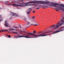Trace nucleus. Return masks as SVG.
Here are the masks:
<instances>
[{"mask_svg": "<svg viewBox=\"0 0 64 64\" xmlns=\"http://www.w3.org/2000/svg\"><path fill=\"white\" fill-rule=\"evenodd\" d=\"M62 16H63V14H62L61 16H60V17H62Z\"/></svg>", "mask_w": 64, "mask_h": 64, "instance_id": "nucleus-23", "label": "nucleus"}, {"mask_svg": "<svg viewBox=\"0 0 64 64\" xmlns=\"http://www.w3.org/2000/svg\"><path fill=\"white\" fill-rule=\"evenodd\" d=\"M5 25L6 27H9V24L8 23H7V21H5Z\"/></svg>", "mask_w": 64, "mask_h": 64, "instance_id": "nucleus-7", "label": "nucleus"}, {"mask_svg": "<svg viewBox=\"0 0 64 64\" xmlns=\"http://www.w3.org/2000/svg\"><path fill=\"white\" fill-rule=\"evenodd\" d=\"M26 0L27 1L28 0H25V1Z\"/></svg>", "mask_w": 64, "mask_h": 64, "instance_id": "nucleus-25", "label": "nucleus"}, {"mask_svg": "<svg viewBox=\"0 0 64 64\" xmlns=\"http://www.w3.org/2000/svg\"><path fill=\"white\" fill-rule=\"evenodd\" d=\"M11 14L12 15H13V16H16V14H14L13 12H11Z\"/></svg>", "mask_w": 64, "mask_h": 64, "instance_id": "nucleus-9", "label": "nucleus"}, {"mask_svg": "<svg viewBox=\"0 0 64 64\" xmlns=\"http://www.w3.org/2000/svg\"><path fill=\"white\" fill-rule=\"evenodd\" d=\"M14 33H15V34H18V32H14Z\"/></svg>", "mask_w": 64, "mask_h": 64, "instance_id": "nucleus-12", "label": "nucleus"}, {"mask_svg": "<svg viewBox=\"0 0 64 64\" xmlns=\"http://www.w3.org/2000/svg\"><path fill=\"white\" fill-rule=\"evenodd\" d=\"M52 32L51 31H48V32H40L41 34H34L33 33H29L27 34H24L22 36L18 35L17 36H14L15 38H21L24 37L26 38H38L40 37H43L48 35V34H45L47 33H50Z\"/></svg>", "mask_w": 64, "mask_h": 64, "instance_id": "nucleus-1", "label": "nucleus"}, {"mask_svg": "<svg viewBox=\"0 0 64 64\" xmlns=\"http://www.w3.org/2000/svg\"><path fill=\"white\" fill-rule=\"evenodd\" d=\"M49 2L48 1H34L28 2L26 4H28L32 3H41V4H46L47 5H49Z\"/></svg>", "mask_w": 64, "mask_h": 64, "instance_id": "nucleus-2", "label": "nucleus"}, {"mask_svg": "<svg viewBox=\"0 0 64 64\" xmlns=\"http://www.w3.org/2000/svg\"><path fill=\"white\" fill-rule=\"evenodd\" d=\"M35 18V16H33L32 17V18H33V19H34V18Z\"/></svg>", "mask_w": 64, "mask_h": 64, "instance_id": "nucleus-17", "label": "nucleus"}, {"mask_svg": "<svg viewBox=\"0 0 64 64\" xmlns=\"http://www.w3.org/2000/svg\"><path fill=\"white\" fill-rule=\"evenodd\" d=\"M38 25H39V24H34V26H38Z\"/></svg>", "mask_w": 64, "mask_h": 64, "instance_id": "nucleus-13", "label": "nucleus"}, {"mask_svg": "<svg viewBox=\"0 0 64 64\" xmlns=\"http://www.w3.org/2000/svg\"><path fill=\"white\" fill-rule=\"evenodd\" d=\"M35 11L33 10V13H35Z\"/></svg>", "mask_w": 64, "mask_h": 64, "instance_id": "nucleus-21", "label": "nucleus"}, {"mask_svg": "<svg viewBox=\"0 0 64 64\" xmlns=\"http://www.w3.org/2000/svg\"><path fill=\"white\" fill-rule=\"evenodd\" d=\"M38 9V8H37V9Z\"/></svg>", "mask_w": 64, "mask_h": 64, "instance_id": "nucleus-30", "label": "nucleus"}, {"mask_svg": "<svg viewBox=\"0 0 64 64\" xmlns=\"http://www.w3.org/2000/svg\"><path fill=\"white\" fill-rule=\"evenodd\" d=\"M63 24V23L59 24V23L58 22L57 23V24H56L55 25H54L52 26H50V29H53H53H57V28H58L60 26H61Z\"/></svg>", "mask_w": 64, "mask_h": 64, "instance_id": "nucleus-4", "label": "nucleus"}, {"mask_svg": "<svg viewBox=\"0 0 64 64\" xmlns=\"http://www.w3.org/2000/svg\"><path fill=\"white\" fill-rule=\"evenodd\" d=\"M28 24H29V22H28Z\"/></svg>", "mask_w": 64, "mask_h": 64, "instance_id": "nucleus-27", "label": "nucleus"}, {"mask_svg": "<svg viewBox=\"0 0 64 64\" xmlns=\"http://www.w3.org/2000/svg\"><path fill=\"white\" fill-rule=\"evenodd\" d=\"M61 22H63V23L64 22V18L61 20Z\"/></svg>", "mask_w": 64, "mask_h": 64, "instance_id": "nucleus-10", "label": "nucleus"}, {"mask_svg": "<svg viewBox=\"0 0 64 64\" xmlns=\"http://www.w3.org/2000/svg\"><path fill=\"white\" fill-rule=\"evenodd\" d=\"M63 29H64V26H62L60 29L57 30L56 32H54L53 33L50 34H49V35H52V34H56V33H57L58 32H60V31H62L64 30Z\"/></svg>", "mask_w": 64, "mask_h": 64, "instance_id": "nucleus-5", "label": "nucleus"}, {"mask_svg": "<svg viewBox=\"0 0 64 64\" xmlns=\"http://www.w3.org/2000/svg\"><path fill=\"white\" fill-rule=\"evenodd\" d=\"M29 10H32V9H31V8H30L29 9Z\"/></svg>", "mask_w": 64, "mask_h": 64, "instance_id": "nucleus-19", "label": "nucleus"}, {"mask_svg": "<svg viewBox=\"0 0 64 64\" xmlns=\"http://www.w3.org/2000/svg\"><path fill=\"white\" fill-rule=\"evenodd\" d=\"M30 11H29L28 12L27 14H29L30 13Z\"/></svg>", "mask_w": 64, "mask_h": 64, "instance_id": "nucleus-15", "label": "nucleus"}, {"mask_svg": "<svg viewBox=\"0 0 64 64\" xmlns=\"http://www.w3.org/2000/svg\"><path fill=\"white\" fill-rule=\"evenodd\" d=\"M2 20V19L1 20H0V21H1Z\"/></svg>", "mask_w": 64, "mask_h": 64, "instance_id": "nucleus-24", "label": "nucleus"}, {"mask_svg": "<svg viewBox=\"0 0 64 64\" xmlns=\"http://www.w3.org/2000/svg\"><path fill=\"white\" fill-rule=\"evenodd\" d=\"M12 5H13L14 6H18L19 7H23L26 6V5H25L24 4H21L19 5L17 4H12Z\"/></svg>", "mask_w": 64, "mask_h": 64, "instance_id": "nucleus-6", "label": "nucleus"}, {"mask_svg": "<svg viewBox=\"0 0 64 64\" xmlns=\"http://www.w3.org/2000/svg\"><path fill=\"white\" fill-rule=\"evenodd\" d=\"M20 28H21V27L20 26Z\"/></svg>", "mask_w": 64, "mask_h": 64, "instance_id": "nucleus-29", "label": "nucleus"}, {"mask_svg": "<svg viewBox=\"0 0 64 64\" xmlns=\"http://www.w3.org/2000/svg\"><path fill=\"white\" fill-rule=\"evenodd\" d=\"M33 33H36V32L35 31H34L33 32Z\"/></svg>", "mask_w": 64, "mask_h": 64, "instance_id": "nucleus-20", "label": "nucleus"}, {"mask_svg": "<svg viewBox=\"0 0 64 64\" xmlns=\"http://www.w3.org/2000/svg\"><path fill=\"white\" fill-rule=\"evenodd\" d=\"M18 1H20V0H19Z\"/></svg>", "mask_w": 64, "mask_h": 64, "instance_id": "nucleus-28", "label": "nucleus"}, {"mask_svg": "<svg viewBox=\"0 0 64 64\" xmlns=\"http://www.w3.org/2000/svg\"><path fill=\"white\" fill-rule=\"evenodd\" d=\"M9 30L10 31H11V30L12 31V30H14V29H11V28H10V29Z\"/></svg>", "mask_w": 64, "mask_h": 64, "instance_id": "nucleus-11", "label": "nucleus"}, {"mask_svg": "<svg viewBox=\"0 0 64 64\" xmlns=\"http://www.w3.org/2000/svg\"><path fill=\"white\" fill-rule=\"evenodd\" d=\"M8 31V30H0V32H5V31Z\"/></svg>", "mask_w": 64, "mask_h": 64, "instance_id": "nucleus-8", "label": "nucleus"}, {"mask_svg": "<svg viewBox=\"0 0 64 64\" xmlns=\"http://www.w3.org/2000/svg\"><path fill=\"white\" fill-rule=\"evenodd\" d=\"M29 6H32V5H36L30 4L29 5Z\"/></svg>", "mask_w": 64, "mask_h": 64, "instance_id": "nucleus-16", "label": "nucleus"}, {"mask_svg": "<svg viewBox=\"0 0 64 64\" xmlns=\"http://www.w3.org/2000/svg\"><path fill=\"white\" fill-rule=\"evenodd\" d=\"M52 6H53V7H57L56 6H60V7L58 6V7L59 8H57L56 9V11H59V10H61V11H63L64 10L62 8H61V7L62 6L63 7H64V5L63 4H57V3H52L51 4Z\"/></svg>", "mask_w": 64, "mask_h": 64, "instance_id": "nucleus-3", "label": "nucleus"}, {"mask_svg": "<svg viewBox=\"0 0 64 64\" xmlns=\"http://www.w3.org/2000/svg\"><path fill=\"white\" fill-rule=\"evenodd\" d=\"M14 28H18V27H16V26H14Z\"/></svg>", "mask_w": 64, "mask_h": 64, "instance_id": "nucleus-14", "label": "nucleus"}, {"mask_svg": "<svg viewBox=\"0 0 64 64\" xmlns=\"http://www.w3.org/2000/svg\"><path fill=\"white\" fill-rule=\"evenodd\" d=\"M7 36H8V37H9V38H10V37H11V36H10L8 35H7Z\"/></svg>", "mask_w": 64, "mask_h": 64, "instance_id": "nucleus-18", "label": "nucleus"}, {"mask_svg": "<svg viewBox=\"0 0 64 64\" xmlns=\"http://www.w3.org/2000/svg\"><path fill=\"white\" fill-rule=\"evenodd\" d=\"M44 8V9H45V8Z\"/></svg>", "mask_w": 64, "mask_h": 64, "instance_id": "nucleus-26", "label": "nucleus"}, {"mask_svg": "<svg viewBox=\"0 0 64 64\" xmlns=\"http://www.w3.org/2000/svg\"><path fill=\"white\" fill-rule=\"evenodd\" d=\"M2 16L1 15H0V18H1Z\"/></svg>", "mask_w": 64, "mask_h": 64, "instance_id": "nucleus-22", "label": "nucleus"}]
</instances>
